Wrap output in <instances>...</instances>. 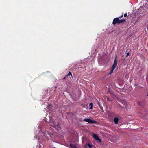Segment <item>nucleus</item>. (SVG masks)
<instances>
[{
	"mask_svg": "<svg viewBox=\"0 0 148 148\" xmlns=\"http://www.w3.org/2000/svg\"><path fill=\"white\" fill-rule=\"evenodd\" d=\"M83 121L88 122L90 123H96L97 122L95 121L92 120L90 119L85 118L84 119Z\"/></svg>",
	"mask_w": 148,
	"mask_h": 148,
	"instance_id": "obj_1",
	"label": "nucleus"
},
{
	"mask_svg": "<svg viewBox=\"0 0 148 148\" xmlns=\"http://www.w3.org/2000/svg\"><path fill=\"white\" fill-rule=\"evenodd\" d=\"M117 55H116L115 56V59L114 60V64L112 66V69H113V70H114L116 66L117 65Z\"/></svg>",
	"mask_w": 148,
	"mask_h": 148,
	"instance_id": "obj_2",
	"label": "nucleus"
},
{
	"mask_svg": "<svg viewBox=\"0 0 148 148\" xmlns=\"http://www.w3.org/2000/svg\"><path fill=\"white\" fill-rule=\"evenodd\" d=\"M116 24H119V19L118 17L115 18L113 21L112 24L113 25H115Z\"/></svg>",
	"mask_w": 148,
	"mask_h": 148,
	"instance_id": "obj_3",
	"label": "nucleus"
},
{
	"mask_svg": "<svg viewBox=\"0 0 148 148\" xmlns=\"http://www.w3.org/2000/svg\"><path fill=\"white\" fill-rule=\"evenodd\" d=\"M93 138L97 140H98L100 142H101V140L99 138L98 136L96 134L93 133Z\"/></svg>",
	"mask_w": 148,
	"mask_h": 148,
	"instance_id": "obj_4",
	"label": "nucleus"
},
{
	"mask_svg": "<svg viewBox=\"0 0 148 148\" xmlns=\"http://www.w3.org/2000/svg\"><path fill=\"white\" fill-rule=\"evenodd\" d=\"M92 147V145L89 143H86L85 146L86 148H91Z\"/></svg>",
	"mask_w": 148,
	"mask_h": 148,
	"instance_id": "obj_5",
	"label": "nucleus"
},
{
	"mask_svg": "<svg viewBox=\"0 0 148 148\" xmlns=\"http://www.w3.org/2000/svg\"><path fill=\"white\" fill-rule=\"evenodd\" d=\"M119 119L117 117H115L114 118L113 120V121L114 122L115 124H117L119 121Z\"/></svg>",
	"mask_w": 148,
	"mask_h": 148,
	"instance_id": "obj_6",
	"label": "nucleus"
},
{
	"mask_svg": "<svg viewBox=\"0 0 148 148\" xmlns=\"http://www.w3.org/2000/svg\"><path fill=\"white\" fill-rule=\"evenodd\" d=\"M53 126L57 129H58V128L60 127V125L58 123H57L56 124H54Z\"/></svg>",
	"mask_w": 148,
	"mask_h": 148,
	"instance_id": "obj_7",
	"label": "nucleus"
},
{
	"mask_svg": "<svg viewBox=\"0 0 148 148\" xmlns=\"http://www.w3.org/2000/svg\"><path fill=\"white\" fill-rule=\"evenodd\" d=\"M66 77H68L69 78H70L71 77H72V74L70 72H69L68 73V74L66 75Z\"/></svg>",
	"mask_w": 148,
	"mask_h": 148,
	"instance_id": "obj_8",
	"label": "nucleus"
},
{
	"mask_svg": "<svg viewBox=\"0 0 148 148\" xmlns=\"http://www.w3.org/2000/svg\"><path fill=\"white\" fill-rule=\"evenodd\" d=\"M126 21V19H123L121 20L119 19V24L124 23Z\"/></svg>",
	"mask_w": 148,
	"mask_h": 148,
	"instance_id": "obj_9",
	"label": "nucleus"
},
{
	"mask_svg": "<svg viewBox=\"0 0 148 148\" xmlns=\"http://www.w3.org/2000/svg\"><path fill=\"white\" fill-rule=\"evenodd\" d=\"M126 21V19H123L121 20L119 19V24L124 23Z\"/></svg>",
	"mask_w": 148,
	"mask_h": 148,
	"instance_id": "obj_10",
	"label": "nucleus"
},
{
	"mask_svg": "<svg viewBox=\"0 0 148 148\" xmlns=\"http://www.w3.org/2000/svg\"><path fill=\"white\" fill-rule=\"evenodd\" d=\"M42 147L39 143H37V144L36 146V148H41Z\"/></svg>",
	"mask_w": 148,
	"mask_h": 148,
	"instance_id": "obj_11",
	"label": "nucleus"
},
{
	"mask_svg": "<svg viewBox=\"0 0 148 148\" xmlns=\"http://www.w3.org/2000/svg\"><path fill=\"white\" fill-rule=\"evenodd\" d=\"M70 145L71 148H77L75 145L72 143H71L70 144Z\"/></svg>",
	"mask_w": 148,
	"mask_h": 148,
	"instance_id": "obj_12",
	"label": "nucleus"
},
{
	"mask_svg": "<svg viewBox=\"0 0 148 148\" xmlns=\"http://www.w3.org/2000/svg\"><path fill=\"white\" fill-rule=\"evenodd\" d=\"M90 109H92L93 108V103H90Z\"/></svg>",
	"mask_w": 148,
	"mask_h": 148,
	"instance_id": "obj_13",
	"label": "nucleus"
},
{
	"mask_svg": "<svg viewBox=\"0 0 148 148\" xmlns=\"http://www.w3.org/2000/svg\"><path fill=\"white\" fill-rule=\"evenodd\" d=\"M114 70H113L112 69H111V71L109 73V74L110 75L113 72Z\"/></svg>",
	"mask_w": 148,
	"mask_h": 148,
	"instance_id": "obj_14",
	"label": "nucleus"
},
{
	"mask_svg": "<svg viewBox=\"0 0 148 148\" xmlns=\"http://www.w3.org/2000/svg\"><path fill=\"white\" fill-rule=\"evenodd\" d=\"M123 14H122L121 16H119V17H118L119 18H122L123 17Z\"/></svg>",
	"mask_w": 148,
	"mask_h": 148,
	"instance_id": "obj_15",
	"label": "nucleus"
},
{
	"mask_svg": "<svg viewBox=\"0 0 148 148\" xmlns=\"http://www.w3.org/2000/svg\"><path fill=\"white\" fill-rule=\"evenodd\" d=\"M130 55V53L129 52H128V53H127V55H126V57H127L128 56Z\"/></svg>",
	"mask_w": 148,
	"mask_h": 148,
	"instance_id": "obj_16",
	"label": "nucleus"
},
{
	"mask_svg": "<svg viewBox=\"0 0 148 148\" xmlns=\"http://www.w3.org/2000/svg\"><path fill=\"white\" fill-rule=\"evenodd\" d=\"M127 16V13H125L124 15V16L125 17H126Z\"/></svg>",
	"mask_w": 148,
	"mask_h": 148,
	"instance_id": "obj_17",
	"label": "nucleus"
},
{
	"mask_svg": "<svg viewBox=\"0 0 148 148\" xmlns=\"http://www.w3.org/2000/svg\"><path fill=\"white\" fill-rule=\"evenodd\" d=\"M140 102H138V104L139 106H140Z\"/></svg>",
	"mask_w": 148,
	"mask_h": 148,
	"instance_id": "obj_18",
	"label": "nucleus"
},
{
	"mask_svg": "<svg viewBox=\"0 0 148 148\" xmlns=\"http://www.w3.org/2000/svg\"><path fill=\"white\" fill-rule=\"evenodd\" d=\"M66 76H65V77H64L63 78V79H66Z\"/></svg>",
	"mask_w": 148,
	"mask_h": 148,
	"instance_id": "obj_19",
	"label": "nucleus"
},
{
	"mask_svg": "<svg viewBox=\"0 0 148 148\" xmlns=\"http://www.w3.org/2000/svg\"><path fill=\"white\" fill-rule=\"evenodd\" d=\"M107 97V99H108V100H109V98L108 97Z\"/></svg>",
	"mask_w": 148,
	"mask_h": 148,
	"instance_id": "obj_20",
	"label": "nucleus"
},
{
	"mask_svg": "<svg viewBox=\"0 0 148 148\" xmlns=\"http://www.w3.org/2000/svg\"><path fill=\"white\" fill-rule=\"evenodd\" d=\"M147 96H148V94L147 95Z\"/></svg>",
	"mask_w": 148,
	"mask_h": 148,
	"instance_id": "obj_21",
	"label": "nucleus"
},
{
	"mask_svg": "<svg viewBox=\"0 0 148 148\" xmlns=\"http://www.w3.org/2000/svg\"><path fill=\"white\" fill-rule=\"evenodd\" d=\"M147 83H148V82H147Z\"/></svg>",
	"mask_w": 148,
	"mask_h": 148,
	"instance_id": "obj_22",
	"label": "nucleus"
}]
</instances>
